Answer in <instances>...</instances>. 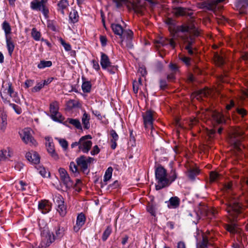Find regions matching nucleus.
<instances>
[{"instance_id": "nucleus-1", "label": "nucleus", "mask_w": 248, "mask_h": 248, "mask_svg": "<svg viewBox=\"0 0 248 248\" xmlns=\"http://www.w3.org/2000/svg\"><path fill=\"white\" fill-rule=\"evenodd\" d=\"M174 37L180 38L184 44L186 45L185 49L187 50L189 55H193L192 46L195 43L194 36L199 35V32L196 30L193 24H186L174 27L173 30Z\"/></svg>"}, {"instance_id": "nucleus-2", "label": "nucleus", "mask_w": 248, "mask_h": 248, "mask_svg": "<svg viewBox=\"0 0 248 248\" xmlns=\"http://www.w3.org/2000/svg\"><path fill=\"white\" fill-rule=\"evenodd\" d=\"M155 175L157 183L155 186L156 190L161 189L170 184L169 179L167 177L166 170L162 166L158 167L156 169Z\"/></svg>"}, {"instance_id": "nucleus-3", "label": "nucleus", "mask_w": 248, "mask_h": 248, "mask_svg": "<svg viewBox=\"0 0 248 248\" xmlns=\"http://www.w3.org/2000/svg\"><path fill=\"white\" fill-rule=\"evenodd\" d=\"M227 211L229 214V219L231 221H234L237 220L239 217L241 211V206L236 200H232L230 202Z\"/></svg>"}, {"instance_id": "nucleus-4", "label": "nucleus", "mask_w": 248, "mask_h": 248, "mask_svg": "<svg viewBox=\"0 0 248 248\" xmlns=\"http://www.w3.org/2000/svg\"><path fill=\"white\" fill-rule=\"evenodd\" d=\"M33 131L30 128H25L19 132L22 141L31 146H36L37 142L32 136Z\"/></svg>"}, {"instance_id": "nucleus-5", "label": "nucleus", "mask_w": 248, "mask_h": 248, "mask_svg": "<svg viewBox=\"0 0 248 248\" xmlns=\"http://www.w3.org/2000/svg\"><path fill=\"white\" fill-rule=\"evenodd\" d=\"M47 0H33L31 2V8L33 10L41 11L45 17H47L49 13L46 6Z\"/></svg>"}, {"instance_id": "nucleus-6", "label": "nucleus", "mask_w": 248, "mask_h": 248, "mask_svg": "<svg viewBox=\"0 0 248 248\" xmlns=\"http://www.w3.org/2000/svg\"><path fill=\"white\" fill-rule=\"evenodd\" d=\"M55 240V236L49 230L45 229L41 232V242L39 247H48Z\"/></svg>"}, {"instance_id": "nucleus-7", "label": "nucleus", "mask_w": 248, "mask_h": 248, "mask_svg": "<svg viewBox=\"0 0 248 248\" xmlns=\"http://www.w3.org/2000/svg\"><path fill=\"white\" fill-rule=\"evenodd\" d=\"M94 159L91 157H85L84 155L81 156L77 159L76 161L78 166L80 168L81 170L84 173L87 174L89 172L88 170V164L92 162Z\"/></svg>"}, {"instance_id": "nucleus-8", "label": "nucleus", "mask_w": 248, "mask_h": 248, "mask_svg": "<svg viewBox=\"0 0 248 248\" xmlns=\"http://www.w3.org/2000/svg\"><path fill=\"white\" fill-rule=\"evenodd\" d=\"M91 139L90 135H87L81 137L79 140V149L84 153H87L90 150L92 145V141L89 140Z\"/></svg>"}, {"instance_id": "nucleus-9", "label": "nucleus", "mask_w": 248, "mask_h": 248, "mask_svg": "<svg viewBox=\"0 0 248 248\" xmlns=\"http://www.w3.org/2000/svg\"><path fill=\"white\" fill-rule=\"evenodd\" d=\"M59 172L61 180L66 188L67 189L71 188L74 185V183L71 180L66 170L63 168H60L59 169Z\"/></svg>"}, {"instance_id": "nucleus-10", "label": "nucleus", "mask_w": 248, "mask_h": 248, "mask_svg": "<svg viewBox=\"0 0 248 248\" xmlns=\"http://www.w3.org/2000/svg\"><path fill=\"white\" fill-rule=\"evenodd\" d=\"M50 112L51 118L55 121L61 122L62 120V117L58 112L59 104L56 101L53 102L50 105Z\"/></svg>"}, {"instance_id": "nucleus-11", "label": "nucleus", "mask_w": 248, "mask_h": 248, "mask_svg": "<svg viewBox=\"0 0 248 248\" xmlns=\"http://www.w3.org/2000/svg\"><path fill=\"white\" fill-rule=\"evenodd\" d=\"M133 33L130 30H126L124 32V35L121 37V45L123 46H125L126 47L131 48L133 47L132 43V39L133 37Z\"/></svg>"}, {"instance_id": "nucleus-12", "label": "nucleus", "mask_w": 248, "mask_h": 248, "mask_svg": "<svg viewBox=\"0 0 248 248\" xmlns=\"http://www.w3.org/2000/svg\"><path fill=\"white\" fill-rule=\"evenodd\" d=\"M144 126L146 128H153L154 113L151 110H147L142 114Z\"/></svg>"}, {"instance_id": "nucleus-13", "label": "nucleus", "mask_w": 248, "mask_h": 248, "mask_svg": "<svg viewBox=\"0 0 248 248\" xmlns=\"http://www.w3.org/2000/svg\"><path fill=\"white\" fill-rule=\"evenodd\" d=\"M45 140H46V144L48 153L54 159H57L58 158V155L55 152L52 139L47 137L45 138Z\"/></svg>"}, {"instance_id": "nucleus-14", "label": "nucleus", "mask_w": 248, "mask_h": 248, "mask_svg": "<svg viewBox=\"0 0 248 248\" xmlns=\"http://www.w3.org/2000/svg\"><path fill=\"white\" fill-rule=\"evenodd\" d=\"M224 0H212L208 2H202L201 4V8L213 11L216 9L218 3L223 2Z\"/></svg>"}, {"instance_id": "nucleus-15", "label": "nucleus", "mask_w": 248, "mask_h": 248, "mask_svg": "<svg viewBox=\"0 0 248 248\" xmlns=\"http://www.w3.org/2000/svg\"><path fill=\"white\" fill-rule=\"evenodd\" d=\"M51 208V206L47 200H42L38 204V209L43 214L49 212Z\"/></svg>"}, {"instance_id": "nucleus-16", "label": "nucleus", "mask_w": 248, "mask_h": 248, "mask_svg": "<svg viewBox=\"0 0 248 248\" xmlns=\"http://www.w3.org/2000/svg\"><path fill=\"white\" fill-rule=\"evenodd\" d=\"M86 220L85 215L83 213L79 214L77 218L76 224L74 227V230L75 232H78L81 227L84 224Z\"/></svg>"}, {"instance_id": "nucleus-17", "label": "nucleus", "mask_w": 248, "mask_h": 248, "mask_svg": "<svg viewBox=\"0 0 248 248\" xmlns=\"http://www.w3.org/2000/svg\"><path fill=\"white\" fill-rule=\"evenodd\" d=\"M26 157L30 162L32 163L36 164L40 162V157L38 154L34 151H31L27 153Z\"/></svg>"}, {"instance_id": "nucleus-18", "label": "nucleus", "mask_w": 248, "mask_h": 248, "mask_svg": "<svg viewBox=\"0 0 248 248\" xmlns=\"http://www.w3.org/2000/svg\"><path fill=\"white\" fill-rule=\"evenodd\" d=\"M211 93V90L209 89H204L193 93L192 96L193 98H196L198 100H200L203 97H206L210 95Z\"/></svg>"}, {"instance_id": "nucleus-19", "label": "nucleus", "mask_w": 248, "mask_h": 248, "mask_svg": "<svg viewBox=\"0 0 248 248\" xmlns=\"http://www.w3.org/2000/svg\"><path fill=\"white\" fill-rule=\"evenodd\" d=\"M173 13L176 16H191L192 12L189 9L183 7H176L173 9Z\"/></svg>"}, {"instance_id": "nucleus-20", "label": "nucleus", "mask_w": 248, "mask_h": 248, "mask_svg": "<svg viewBox=\"0 0 248 248\" xmlns=\"http://www.w3.org/2000/svg\"><path fill=\"white\" fill-rule=\"evenodd\" d=\"M111 28L114 33L120 36V38L124 35V32L126 30L123 29L122 27L118 24H111Z\"/></svg>"}, {"instance_id": "nucleus-21", "label": "nucleus", "mask_w": 248, "mask_h": 248, "mask_svg": "<svg viewBox=\"0 0 248 248\" xmlns=\"http://www.w3.org/2000/svg\"><path fill=\"white\" fill-rule=\"evenodd\" d=\"M100 64L103 69H107L111 66V63L108 56L104 53H101Z\"/></svg>"}, {"instance_id": "nucleus-22", "label": "nucleus", "mask_w": 248, "mask_h": 248, "mask_svg": "<svg viewBox=\"0 0 248 248\" xmlns=\"http://www.w3.org/2000/svg\"><path fill=\"white\" fill-rule=\"evenodd\" d=\"M111 148L115 149L117 146L116 141L119 139V136L115 130L112 129L110 131Z\"/></svg>"}, {"instance_id": "nucleus-23", "label": "nucleus", "mask_w": 248, "mask_h": 248, "mask_svg": "<svg viewBox=\"0 0 248 248\" xmlns=\"http://www.w3.org/2000/svg\"><path fill=\"white\" fill-rule=\"evenodd\" d=\"M12 154V152L9 148L0 151V161L8 159L11 156Z\"/></svg>"}, {"instance_id": "nucleus-24", "label": "nucleus", "mask_w": 248, "mask_h": 248, "mask_svg": "<svg viewBox=\"0 0 248 248\" xmlns=\"http://www.w3.org/2000/svg\"><path fill=\"white\" fill-rule=\"evenodd\" d=\"M2 87L5 88V89L7 90V93L9 95L13 97L16 96V93L14 91L12 87V84L10 82H4L2 84Z\"/></svg>"}, {"instance_id": "nucleus-25", "label": "nucleus", "mask_w": 248, "mask_h": 248, "mask_svg": "<svg viewBox=\"0 0 248 248\" xmlns=\"http://www.w3.org/2000/svg\"><path fill=\"white\" fill-rule=\"evenodd\" d=\"M200 171L197 168H190L187 171V176L188 178L194 180L195 177L199 174Z\"/></svg>"}, {"instance_id": "nucleus-26", "label": "nucleus", "mask_w": 248, "mask_h": 248, "mask_svg": "<svg viewBox=\"0 0 248 248\" xmlns=\"http://www.w3.org/2000/svg\"><path fill=\"white\" fill-rule=\"evenodd\" d=\"M69 6L68 2L67 0H61L58 3V10L62 15H64V10Z\"/></svg>"}, {"instance_id": "nucleus-27", "label": "nucleus", "mask_w": 248, "mask_h": 248, "mask_svg": "<svg viewBox=\"0 0 248 248\" xmlns=\"http://www.w3.org/2000/svg\"><path fill=\"white\" fill-rule=\"evenodd\" d=\"M6 42L8 53L10 55H11L15 48L14 44L12 41L11 38L9 36H7L6 38Z\"/></svg>"}, {"instance_id": "nucleus-28", "label": "nucleus", "mask_w": 248, "mask_h": 248, "mask_svg": "<svg viewBox=\"0 0 248 248\" xmlns=\"http://www.w3.org/2000/svg\"><path fill=\"white\" fill-rule=\"evenodd\" d=\"M145 2L144 1L143 3H141L140 2H139L137 3L133 4V8L135 11V12L142 15L143 11L144 8V4Z\"/></svg>"}, {"instance_id": "nucleus-29", "label": "nucleus", "mask_w": 248, "mask_h": 248, "mask_svg": "<svg viewBox=\"0 0 248 248\" xmlns=\"http://www.w3.org/2000/svg\"><path fill=\"white\" fill-rule=\"evenodd\" d=\"M180 203V200L177 197H171L169 200L168 206L169 208H175L177 207Z\"/></svg>"}, {"instance_id": "nucleus-30", "label": "nucleus", "mask_w": 248, "mask_h": 248, "mask_svg": "<svg viewBox=\"0 0 248 248\" xmlns=\"http://www.w3.org/2000/svg\"><path fill=\"white\" fill-rule=\"evenodd\" d=\"M90 119V116L86 112H84L82 117V123L83 125L84 128L85 129H88L90 127L89 121Z\"/></svg>"}, {"instance_id": "nucleus-31", "label": "nucleus", "mask_w": 248, "mask_h": 248, "mask_svg": "<svg viewBox=\"0 0 248 248\" xmlns=\"http://www.w3.org/2000/svg\"><path fill=\"white\" fill-rule=\"evenodd\" d=\"M213 117L218 124H223L225 122L223 116L218 112H214Z\"/></svg>"}, {"instance_id": "nucleus-32", "label": "nucleus", "mask_w": 248, "mask_h": 248, "mask_svg": "<svg viewBox=\"0 0 248 248\" xmlns=\"http://www.w3.org/2000/svg\"><path fill=\"white\" fill-rule=\"evenodd\" d=\"M69 124L73 125L77 129H81L82 127L80 121L78 119L68 118L66 121Z\"/></svg>"}, {"instance_id": "nucleus-33", "label": "nucleus", "mask_w": 248, "mask_h": 248, "mask_svg": "<svg viewBox=\"0 0 248 248\" xmlns=\"http://www.w3.org/2000/svg\"><path fill=\"white\" fill-rule=\"evenodd\" d=\"M226 229L231 233H235L239 232L238 228L236 226L235 223L233 222L231 223L230 224L227 225Z\"/></svg>"}, {"instance_id": "nucleus-34", "label": "nucleus", "mask_w": 248, "mask_h": 248, "mask_svg": "<svg viewBox=\"0 0 248 248\" xmlns=\"http://www.w3.org/2000/svg\"><path fill=\"white\" fill-rule=\"evenodd\" d=\"M2 28L4 31L5 37L6 38L7 36H8V35L10 34L11 32V26L9 23L5 21L3 22L2 24Z\"/></svg>"}, {"instance_id": "nucleus-35", "label": "nucleus", "mask_w": 248, "mask_h": 248, "mask_svg": "<svg viewBox=\"0 0 248 248\" xmlns=\"http://www.w3.org/2000/svg\"><path fill=\"white\" fill-rule=\"evenodd\" d=\"M211 245L210 243L208 241V239L206 236H203L202 240L200 242L197 247L198 248H206L208 246Z\"/></svg>"}, {"instance_id": "nucleus-36", "label": "nucleus", "mask_w": 248, "mask_h": 248, "mask_svg": "<svg viewBox=\"0 0 248 248\" xmlns=\"http://www.w3.org/2000/svg\"><path fill=\"white\" fill-rule=\"evenodd\" d=\"M53 201L57 206H60L64 203L63 197L60 194L55 195L53 197Z\"/></svg>"}, {"instance_id": "nucleus-37", "label": "nucleus", "mask_w": 248, "mask_h": 248, "mask_svg": "<svg viewBox=\"0 0 248 248\" xmlns=\"http://www.w3.org/2000/svg\"><path fill=\"white\" fill-rule=\"evenodd\" d=\"M113 171V169L112 167H108L106 170L104 176V182H106L108 181L112 176V173Z\"/></svg>"}, {"instance_id": "nucleus-38", "label": "nucleus", "mask_w": 248, "mask_h": 248, "mask_svg": "<svg viewBox=\"0 0 248 248\" xmlns=\"http://www.w3.org/2000/svg\"><path fill=\"white\" fill-rule=\"evenodd\" d=\"M78 13L75 10H72L69 14V19L73 23H75L78 21Z\"/></svg>"}, {"instance_id": "nucleus-39", "label": "nucleus", "mask_w": 248, "mask_h": 248, "mask_svg": "<svg viewBox=\"0 0 248 248\" xmlns=\"http://www.w3.org/2000/svg\"><path fill=\"white\" fill-rule=\"evenodd\" d=\"M52 65V62L50 61H41L38 64L37 67L39 69H43L46 67H49Z\"/></svg>"}, {"instance_id": "nucleus-40", "label": "nucleus", "mask_w": 248, "mask_h": 248, "mask_svg": "<svg viewBox=\"0 0 248 248\" xmlns=\"http://www.w3.org/2000/svg\"><path fill=\"white\" fill-rule=\"evenodd\" d=\"M64 229L63 228H61L60 227H58V228L56 230L55 235H54L55 239L62 238L64 235Z\"/></svg>"}, {"instance_id": "nucleus-41", "label": "nucleus", "mask_w": 248, "mask_h": 248, "mask_svg": "<svg viewBox=\"0 0 248 248\" xmlns=\"http://www.w3.org/2000/svg\"><path fill=\"white\" fill-rule=\"evenodd\" d=\"M57 210L61 216H64L66 214V207L64 203L60 206H57Z\"/></svg>"}, {"instance_id": "nucleus-42", "label": "nucleus", "mask_w": 248, "mask_h": 248, "mask_svg": "<svg viewBox=\"0 0 248 248\" xmlns=\"http://www.w3.org/2000/svg\"><path fill=\"white\" fill-rule=\"evenodd\" d=\"M31 36L36 41H39L40 39L41 34L39 31H37L36 29L34 28L31 30Z\"/></svg>"}, {"instance_id": "nucleus-43", "label": "nucleus", "mask_w": 248, "mask_h": 248, "mask_svg": "<svg viewBox=\"0 0 248 248\" xmlns=\"http://www.w3.org/2000/svg\"><path fill=\"white\" fill-rule=\"evenodd\" d=\"M91 88V83L89 81H85L82 85V89L84 93H89Z\"/></svg>"}, {"instance_id": "nucleus-44", "label": "nucleus", "mask_w": 248, "mask_h": 248, "mask_svg": "<svg viewBox=\"0 0 248 248\" xmlns=\"http://www.w3.org/2000/svg\"><path fill=\"white\" fill-rule=\"evenodd\" d=\"M215 61L219 66L222 65L224 63V60L223 57L217 54L215 55Z\"/></svg>"}, {"instance_id": "nucleus-45", "label": "nucleus", "mask_w": 248, "mask_h": 248, "mask_svg": "<svg viewBox=\"0 0 248 248\" xmlns=\"http://www.w3.org/2000/svg\"><path fill=\"white\" fill-rule=\"evenodd\" d=\"M111 232V228L110 227L108 226L105 231L104 232L102 235V239L105 241L107 239L109 235Z\"/></svg>"}, {"instance_id": "nucleus-46", "label": "nucleus", "mask_w": 248, "mask_h": 248, "mask_svg": "<svg viewBox=\"0 0 248 248\" xmlns=\"http://www.w3.org/2000/svg\"><path fill=\"white\" fill-rule=\"evenodd\" d=\"M148 212L151 214V215L155 216L156 213L155 206L153 204H149L147 207Z\"/></svg>"}, {"instance_id": "nucleus-47", "label": "nucleus", "mask_w": 248, "mask_h": 248, "mask_svg": "<svg viewBox=\"0 0 248 248\" xmlns=\"http://www.w3.org/2000/svg\"><path fill=\"white\" fill-rule=\"evenodd\" d=\"M220 175L217 172H211L210 173V181L211 182H214L219 179Z\"/></svg>"}, {"instance_id": "nucleus-48", "label": "nucleus", "mask_w": 248, "mask_h": 248, "mask_svg": "<svg viewBox=\"0 0 248 248\" xmlns=\"http://www.w3.org/2000/svg\"><path fill=\"white\" fill-rule=\"evenodd\" d=\"M43 87L41 82L38 83L31 90L32 92L35 93L40 91Z\"/></svg>"}, {"instance_id": "nucleus-49", "label": "nucleus", "mask_w": 248, "mask_h": 248, "mask_svg": "<svg viewBox=\"0 0 248 248\" xmlns=\"http://www.w3.org/2000/svg\"><path fill=\"white\" fill-rule=\"evenodd\" d=\"M10 106L15 110L17 114H20L22 112V109L19 106L14 104H10Z\"/></svg>"}, {"instance_id": "nucleus-50", "label": "nucleus", "mask_w": 248, "mask_h": 248, "mask_svg": "<svg viewBox=\"0 0 248 248\" xmlns=\"http://www.w3.org/2000/svg\"><path fill=\"white\" fill-rule=\"evenodd\" d=\"M177 175L174 170H171L169 178L170 182L171 183L173 182L176 178Z\"/></svg>"}, {"instance_id": "nucleus-51", "label": "nucleus", "mask_w": 248, "mask_h": 248, "mask_svg": "<svg viewBox=\"0 0 248 248\" xmlns=\"http://www.w3.org/2000/svg\"><path fill=\"white\" fill-rule=\"evenodd\" d=\"M243 134H244L243 131L240 128L235 129L233 133V134L235 137H238V136H241L243 135Z\"/></svg>"}, {"instance_id": "nucleus-52", "label": "nucleus", "mask_w": 248, "mask_h": 248, "mask_svg": "<svg viewBox=\"0 0 248 248\" xmlns=\"http://www.w3.org/2000/svg\"><path fill=\"white\" fill-rule=\"evenodd\" d=\"M70 170L73 172H76L78 171L77 166L74 162H71L69 166Z\"/></svg>"}, {"instance_id": "nucleus-53", "label": "nucleus", "mask_w": 248, "mask_h": 248, "mask_svg": "<svg viewBox=\"0 0 248 248\" xmlns=\"http://www.w3.org/2000/svg\"><path fill=\"white\" fill-rule=\"evenodd\" d=\"M60 144L64 149H66L68 146V143L66 140L64 139H58Z\"/></svg>"}, {"instance_id": "nucleus-54", "label": "nucleus", "mask_w": 248, "mask_h": 248, "mask_svg": "<svg viewBox=\"0 0 248 248\" xmlns=\"http://www.w3.org/2000/svg\"><path fill=\"white\" fill-rule=\"evenodd\" d=\"M116 4L117 7H120L123 3L126 2V0H112Z\"/></svg>"}, {"instance_id": "nucleus-55", "label": "nucleus", "mask_w": 248, "mask_h": 248, "mask_svg": "<svg viewBox=\"0 0 248 248\" xmlns=\"http://www.w3.org/2000/svg\"><path fill=\"white\" fill-rule=\"evenodd\" d=\"M61 44L64 47V48L66 51H69L71 50V46L70 45V44L65 43L62 40V41H61Z\"/></svg>"}, {"instance_id": "nucleus-56", "label": "nucleus", "mask_w": 248, "mask_h": 248, "mask_svg": "<svg viewBox=\"0 0 248 248\" xmlns=\"http://www.w3.org/2000/svg\"><path fill=\"white\" fill-rule=\"evenodd\" d=\"M139 82L137 81H134L133 83V89L135 93L138 92L139 90Z\"/></svg>"}, {"instance_id": "nucleus-57", "label": "nucleus", "mask_w": 248, "mask_h": 248, "mask_svg": "<svg viewBox=\"0 0 248 248\" xmlns=\"http://www.w3.org/2000/svg\"><path fill=\"white\" fill-rule=\"evenodd\" d=\"M238 6L245 7L248 5V0H239Z\"/></svg>"}, {"instance_id": "nucleus-58", "label": "nucleus", "mask_w": 248, "mask_h": 248, "mask_svg": "<svg viewBox=\"0 0 248 248\" xmlns=\"http://www.w3.org/2000/svg\"><path fill=\"white\" fill-rule=\"evenodd\" d=\"M100 40L102 46H105L107 44V39L105 36H100Z\"/></svg>"}, {"instance_id": "nucleus-59", "label": "nucleus", "mask_w": 248, "mask_h": 248, "mask_svg": "<svg viewBox=\"0 0 248 248\" xmlns=\"http://www.w3.org/2000/svg\"><path fill=\"white\" fill-rule=\"evenodd\" d=\"M34 83V80L31 79H28L25 81V85L26 88L31 86Z\"/></svg>"}, {"instance_id": "nucleus-60", "label": "nucleus", "mask_w": 248, "mask_h": 248, "mask_svg": "<svg viewBox=\"0 0 248 248\" xmlns=\"http://www.w3.org/2000/svg\"><path fill=\"white\" fill-rule=\"evenodd\" d=\"M93 66V68L96 70H98L100 69V66L98 62L93 60L92 61Z\"/></svg>"}, {"instance_id": "nucleus-61", "label": "nucleus", "mask_w": 248, "mask_h": 248, "mask_svg": "<svg viewBox=\"0 0 248 248\" xmlns=\"http://www.w3.org/2000/svg\"><path fill=\"white\" fill-rule=\"evenodd\" d=\"M27 186V184L25 182H24L22 181H20L19 182V186H18V187H20V189L22 190H25L26 188L25 187V186Z\"/></svg>"}, {"instance_id": "nucleus-62", "label": "nucleus", "mask_w": 248, "mask_h": 248, "mask_svg": "<svg viewBox=\"0 0 248 248\" xmlns=\"http://www.w3.org/2000/svg\"><path fill=\"white\" fill-rule=\"evenodd\" d=\"M99 152V149L97 145L93 147V150L91 151V153L92 155L97 154Z\"/></svg>"}, {"instance_id": "nucleus-63", "label": "nucleus", "mask_w": 248, "mask_h": 248, "mask_svg": "<svg viewBox=\"0 0 248 248\" xmlns=\"http://www.w3.org/2000/svg\"><path fill=\"white\" fill-rule=\"evenodd\" d=\"M180 59L186 65L189 64L190 59L186 57H182Z\"/></svg>"}, {"instance_id": "nucleus-64", "label": "nucleus", "mask_w": 248, "mask_h": 248, "mask_svg": "<svg viewBox=\"0 0 248 248\" xmlns=\"http://www.w3.org/2000/svg\"><path fill=\"white\" fill-rule=\"evenodd\" d=\"M177 248H186L185 243L183 241H180L177 243Z\"/></svg>"}]
</instances>
